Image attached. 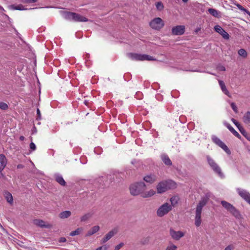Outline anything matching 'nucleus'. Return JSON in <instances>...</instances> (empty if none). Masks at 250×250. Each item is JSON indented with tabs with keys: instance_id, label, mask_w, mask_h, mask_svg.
<instances>
[{
	"instance_id": "50",
	"label": "nucleus",
	"mask_w": 250,
	"mask_h": 250,
	"mask_svg": "<svg viewBox=\"0 0 250 250\" xmlns=\"http://www.w3.org/2000/svg\"><path fill=\"white\" fill-rule=\"evenodd\" d=\"M24 139V136H21L20 137V140L21 141H23Z\"/></svg>"
},
{
	"instance_id": "4",
	"label": "nucleus",
	"mask_w": 250,
	"mask_h": 250,
	"mask_svg": "<svg viewBox=\"0 0 250 250\" xmlns=\"http://www.w3.org/2000/svg\"><path fill=\"white\" fill-rule=\"evenodd\" d=\"M176 184L172 180L162 181L159 183L157 186V192L162 193L166 191L168 189L175 187Z\"/></svg>"
},
{
	"instance_id": "37",
	"label": "nucleus",
	"mask_w": 250,
	"mask_h": 250,
	"mask_svg": "<svg viewBox=\"0 0 250 250\" xmlns=\"http://www.w3.org/2000/svg\"><path fill=\"white\" fill-rule=\"evenodd\" d=\"M156 7L157 9L159 10H161L164 8L163 4L161 2H157L156 4Z\"/></svg>"
},
{
	"instance_id": "8",
	"label": "nucleus",
	"mask_w": 250,
	"mask_h": 250,
	"mask_svg": "<svg viewBox=\"0 0 250 250\" xmlns=\"http://www.w3.org/2000/svg\"><path fill=\"white\" fill-rule=\"evenodd\" d=\"M211 139L213 143L222 148L227 154H230V151L228 146L217 137L213 135L211 137Z\"/></svg>"
},
{
	"instance_id": "17",
	"label": "nucleus",
	"mask_w": 250,
	"mask_h": 250,
	"mask_svg": "<svg viewBox=\"0 0 250 250\" xmlns=\"http://www.w3.org/2000/svg\"><path fill=\"white\" fill-rule=\"evenodd\" d=\"M7 164V159L3 154H0V172L5 167Z\"/></svg>"
},
{
	"instance_id": "32",
	"label": "nucleus",
	"mask_w": 250,
	"mask_h": 250,
	"mask_svg": "<svg viewBox=\"0 0 250 250\" xmlns=\"http://www.w3.org/2000/svg\"><path fill=\"white\" fill-rule=\"evenodd\" d=\"M178 198L176 196H173L170 199L171 204H170L172 208L174 207L178 203Z\"/></svg>"
},
{
	"instance_id": "15",
	"label": "nucleus",
	"mask_w": 250,
	"mask_h": 250,
	"mask_svg": "<svg viewBox=\"0 0 250 250\" xmlns=\"http://www.w3.org/2000/svg\"><path fill=\"white\" fill-rule=\"evenodd\" d=\"M33 223L37 226H39L42 228H50L51 227V225L49 224H46V223L42 220L40 219H35L33 220Z\"/></svg>"
},
{
	"instance_id": "13",
	"label": "nucleus",
	"mask_w": 250,
	"mask_h": 250,
	"mask_svg": "<svg viewBox=\"0 0 250 250\" xmlns=\"http://www.w3.org/2000/svg\"><path fill=\"white\" fill-rule=\"evenodd\" d=\"M185 26L184 25H177L172 28V33L174 35H181L185 32Z\"/></svg>"
},
{
	"instance_id": "24",
	"label": "nucleus",
	"mask_w": 250,
	"mask_h": 250,
	"mask_svg": "<svg viewBox=\"0 0 250 250\" xmlns=\"http://www.w3.org/2000/svg\"><path fill=\"white\" fill-rule=\"evenodd\" d=\"M4 197L7 202L12 205L13 203V199L12 194L8 191H5L4 194Z\"/></svg>"
},
{
	"instance_id": "21",
	"label": "nucleus",
	"mask_w": 250,
	"mask_h": 250,
	"mask_svg": "<svg viewBox=\"0 0 250 250\" xmlns=\"http://www.w3.org/2000/svg\"><path fill=\"white\" fill-rule=\"evenodd\" d=\"M8 8L11 10H26L27 9V8H25L21 4H19L17 6L13 4L10 5L8 6Z\"/></svg>"
},
{
	"instance_id": "30",
	"label": "nucleus",
	"mask_w": 250,
	"mask_h": 250,
	"mask_svg": "<svg viewBox=\"0 0 250 250\" xmlns=\"http://www.w3.org/2000/svg\"><path fill=\"white\" fill-rule=\"evenodd\" d=\"M239 130L243 136H244L248 140H250V136L243 126L241 127Z\"/></svg>"
},
{
	"instance_id": "51",
	"label": "nucleus",
	"mask_w": 250,
	"mask_h": 250,
	"mask_svg": "<svg viewBox=\"0 0 250 250\" xmlns=\"http://www.w3.org/2000/svg\"><path fill=\"white\" fill-rule=\"evenodd\" d=\"M246 13L250 17V12L249 11H246Z\"/></svg>"
},
{
	"instance_id": "12",
	"label": "nucleus",
	"mask_w": 250,
	"mask_h": 250,
	"mask_svg": "<svg viewBox=\"0 0 250 250\" xmlns=\"http://www.w3.org/2000/svg\"><path fill=\"white\" fill-rule=\"evenodd\" d=\"M214 29L215 32L220 34L224 39L228 40L229 38V34L226 32L221 26L217 25L214 27Z\"/></svg>"
},
{
	"instance_id": "27",
	"label": "nucleus",
	"mask_w": 250,
	"mask_h": 250,
	"mask_svg": "<svg viewBox=\"0 0 250 250\" xmlns=\"http://www.w3.org/2000/svg\"><path fill=\"white\" fill-rule=\"evenodd\" d=\"M71 212L70 211L66 210L62 211L59 214V217L61 219H66L70 216Z\"/></svg>"
},
{
	"instance_id": "34",
	"label": "nucleus",
	"mask_w": 250,
	"mask_h": 250,
	"mask_svg": "<svg viewBox=\"0 0 250 250\" xmlns=\"http://www.w3.org/2000/svg\"><path fill=\"white\" fill-rule=\"evenodd\" d=\"M91 216V214L90 213H87V214L83 215L81 218V221L82 222H84V221L87 220L89 218H90Z\"/></svg>"
},
{
	"instance_id": "54",
	"label": "nucleus",
	"mask_w": 250,
	"mask_h": 250,
	"mask_svg": "<svg viewBox=\"0 0 250 250\" xmlns=\"http://www.w3.org/2000/svg\"><path fill=\"white\" fill-rule=\"evenodd\" d=\"M182 1L184 2H186L188 1V0H182Z\"/></svg>"
},
{
	"instance_id": "40",
	"label": "nucleus",
	"mask_w": 250,
	"mask_h": 250,
	"mask_svg": "<svg viewBox=\"0 0 250 250\" xmlns=\"http://www.w3.org/2000/svg\"><path fill=\"white\" fill-rule=\"evenodd\" d=\"M237 6V7L238 8V9L239 10H240L241 11H243L245 13H246V11H248V10H247L246 9H245V8H244L242 5H241L240 4H237L236 5Z\"/></svg>"
},
{
	"instance_id": "19",
	"label": "nucleus",
	"mask_w": 250,
	"mask_h": 250,
	"mask_svg": "<svg viewBox=\"0 0 250 250\" xmlns=\"http://www.w3.org/2000/svg\"><path fill=\"white\" fill-rule=\"evenodd\" d=\"M54 177L55 179V180L61 186H64L65 185L66 182L61 174L59 173H56L54 174Z\"/></svg>"
},
{
	"instance_id": "10",
	"label": "nucleus",
	"mask_w": 250,
	"mask_h": 250,
	"mask_svg": "<svg viewBox=\"0 0 250 250\" xmlns=\"http://www.w3.org/2000/svg\"><path fill=\"white\" fill-rule=\"evenodd\" d=\"M236 191L238 194L246 202L250 205V194L246 190L237 188Z\"/></svg>"
},
{
	"instance_id": "45",
	"label": "nucleus",
	"mask_w": 250,
	"mask_h": 250,
	"mask_svg": "<svg viewBox=\"0 0 250 250\" xmlns=\"http://www.w3.org/2000/svg\"><path fill=\"white\" fill-rule=\"evenodd\" d=\"M37 114L38 116L37 119H41V114L39 108H38L37 110Z\"/></svg>"
},
{
	"instance_id": "49",
	"label": "nucleus",
	"mask_w": 250,
	"mask_h": 250,
	"mask_svg": "<svg viewBox=\"0 0 250 250\" xmlns=\"http://www.w3.org/2000/svg\"><path fill=\"white\" fill-rule=\"evenodd\" d=\"M219 70H221V71H225L226 70V68H225V67L224 66H221L219 68Z\"/></svg>"
},
{
	"instance_id": "20",
	"label": "nucleus",
	"mask_w": 250,
	"mask_h": 250,
	"mask_svg": "<svg viewBox=\"0 0 250 250\" xmlns=\"http://www.w3.org/2000/svg\"><path fill=\"white\" fill-rule=\"evenodd\" d=\"M226 127L229 129V130L236 137L238 138H241L240 135L231 126L230 124L229 123L225 124Z\"/></svg>"
},
{
	"instance_id": "5",
	"label": "nucleus",
	"mask_w": 250,
	"mask_h": 250,
	"mask_svg": "<svg viewBox=\"0 0 250 250\" xmlns=\"http://www.w3.org/2000/svg\"><path fill=\"white\" fill-rule=\"evenodd\" d=\"M208 163L212 170L221 178H224V175L222 171L221 167L216 162L209 156H207Z\"/></svg>"
},
{
	"instance_id": "39",
	"label": "nucleus",
	"mask_w": 250,
	"mask_h": 250,
	"mask_svg": "<svg viewBox=\"0 0 250 250\" xmlns=\"http://www.w3.org/2000/svg\"><path fill=\"white\" fill-rule=\"evenodd\" d=\"M230 105H231V107L232 109H233V110L235 113H237L238 112V109H237V107L236 105H235V103H231V104H230Z\"/></svg>"
},
{
	"instance_id": "53",
	"label": "nucleus",
	"mask_w": 250,
	"mask_h": 250,
	"mask_svg": "<svg viewBox=\"0 0 250 250\" xmlns=\"http://www.w3.org/2000/svg\"><path fill=\"white\" fill-rule=\"evenodd\" d=\"M21 167H22V165H19L18 166V168H21Z\"/></svg>"
},
{
	"instance_id": "16",
	"label": "nucleus",
	"mask_w": 250,
	"mask_h": 250,
	"mask_svg": "<svg viewBox=\"0 0 250 250\" xmlns=\"http://www.w3.org/2000/svg\"><path fill=\"white\" fill-rule=\"evenodd\" d=\"M157 177L154 174H149L144 177V180L146 183L152 184L156 181Z\"/></svg>"
},
{
	"instance_id": "3",
	"label": "nucleus",
	"mask_w": 250,
	"mask_h": 250,
	"mask_svg": "<svg viewBox=\"0 0 250 250\" xmlns=\"http://www.w3.org/2000/svg\"><path fill=\"white\" fill-rule=\"evenodd\" d=\"M63 16L67 20L73 21L75 22H86L88 19L81 15L71 12H63Z\"/></svg>"
},
{
	"instance_id": "9",
	"label": "nucleus",
	"mask_w": 250,
	"mask_h": 250,
	"mask_svg": "<svg viewBox=\"0 0 250 250\" xmlns=\"http://www.w3.org/2000/svg\"><path fill=\"white\" fill-rule=\"evenodd\" d=\"M164 25L162 20L160 18H156L150 22V26L154 29L159 30Z\"/></svg>"
},
{
	"instance_id": "11",
	"label": "nucleus",
	"mask_w": 250,
	"mask_h": 250,
	"mask_svg": "<svg viewBox=\"0 0 250 250\" xmlns=\"http://www.w3.org/2000/svg\"><path fill=\"white\" fill-rule=\"evenodd\" d=\"M118 231V229L117 228H114L113 229L109 231L102 239V243H104L110 240L113 236L117 233Z\"/></svg>"
},
{
	"instance_id": "43",
	"label": "nucleus",
	"mask_w": 250,
	"mask_h": 250,
	"mask_svg": "<svg viewBox=\"0 0 250 250\" xmlns=\"http://www.w3.org/2000/svg\"><path fill=\"white\" fill-rule=\"evenodd\" d=\"M30 148L32 150H35L36 148L35 144L34 143L31 142L30 144Z\"/></svg>"
},
{
	"instance_id": "25",
	"label": "nucleus",
	"mask_w": 250,
	"mask_h": 250,
	"mask_svg": "<svg viewBox=\"0 0 250 250\" xmlns=\"http://www.w3.org/2000/svg\"><path fill=\"white\" fill-rule=\"evenodd\" d=\"M100 227L98 226H95L93 227L90 229H89L86 234V236H91L96 232H97L99 230Z\"/></svg>"
},
{
	"instance_id": "46",
	"label": "nucleus",
	"mask_w": 250,
	"mask_h": 250,
	"mask_svg": "<svg viewBox=\"0 0 250 250\" xmlns=\"http://www.w3.org/2000/svg\"><path fill=\"white\" fill-rule=\"evenodd\" d=\"M66 241V239L65 238H64V237H61L59 239V242L60 243H64V242H65Z\"/></svg>"
},
{
	"instance_id": "26",
	"label": "nucleus",
	"mask_w": 250,
	"mask_h": 250,
	"mask_svg": "<svg viewBox=\"0 0 250 250\" xmlns=\"http://www.w3.org/2000/svg\"><path fill=\"white\" fill-rule=\"evenodd\" d=\"M229 212L236 218H240L241 217L239 211L234 206L231 208Z\"/></svg>"
},
{
	"instance_id": "29",
	"label": "nucleus",
	"mask_w": 250,
	"mask_h": 250,
	"mask_svg": "<svg viewBox=\"0 0 250 250\" xmlns=\"http://www.w3.org/2000/svg\"><path fill=\"white\" fill-rule=\"evenodd\" d=\"M243 121L245 124L250 123V112L247 111L243 116Z\"/></svg>"
},
{
	"instance_id": "35",
	"label": "nucleus",
	"mask_w": 250,
	"mask_h": 250,
	"mask_svg": "<svg viewBox=\"0 0 250 250\" xmlns=\"http://www.w3.org/2000/svg\"><path fill=\"white\" fill-rule=\"evenodd\" d=\"M177 246L173 244H169L165 250H176Z\"/></svg>"
},
{
	"instance_id": "38",
	"label": "nucleus",
	"mask_w": 250,
	"mask_h": 250,
	"mask_svg": "<svg viewBox=\"0 0 250 250\" xmlns=\"http://www.w3.org/2000/svg\"><path fill=\"white\" fill-rule=\"evenodd\" d=\"M231 121L233 122V123L237 127V128H238V129L241 127H242V126H241L240 125V124L234 119L233 118H232L231 119Z\"/></svg>"
},
{
	"instance_id": "28",
	"label": "nucleus",
	"mask_w": 250,
	"mask_h": 250,
	"mask_svg": "<svg viewBox=\"0 0 250 250\" xmlns=\"http://www.w3.org/2000/svg\"><path fill=\"white\" fill-rule=\"evenodd\" d=\"M221 204L223 206V207L229 211H230L231 208L233 206L232 205L230 204V203L225 201H222Z\"/></svg>"
},
{
	"instance_id": "7",
	"label": "nucleus",
	"mask_w": 250,
	"mask_h": 250,
	"mask_svg": "<svg viewBox=\"0 0 250 250\" xmlns=\"http://www.w3.org/2000/svg\"><path fill=\"white\" fill-rule=\"evenodd\" d=\"M172 210V206L168 203H165L157 209L156 213L158 217H162Z\"/></svg>"
},
{
	"instance_id": "14",
	"label": "nucleus",
	"mask_w": 250,
	"mask_h": 250,
	"mask_svg": "<svg viewBox=\"0 0 250 250\" xmlns=\"http://www.w3.org/2000/svg\"><path fill=\"white\" fill-rule=\"evenodd\" d=\"M170 235L172 237V238L175 240H178L181 237H183L184 234L181 231H176L173 229H170Z\"/></svg>"
},
{
	"instance_id": "47",
	"label": "nucleus",
	"mask_w": 250,
	"mask_h": 250,
	"mask_svg": "<svg viewBox=\"0 0 250 250\" xmlns=\"http://www.w3.org/2000/svg\"><path fill=\"white\" fill-rule=\"evenodd\" d=\"M148 241H149V238H146L144 240H143L142 241V244H143V245H145L146 244L148 243Z\"/></svg>"
},
{
	"instance_id": "36",
	"label": "nucleus",
	"mask_w": 250,
	"mask_h": 250,
	"mask_svg": "<svg viewBox=\"0 0 250 250\" xmlns=\"http://www.w3.org/2000/svg\"><path fill=\"white\" fill-rule=\"evenodd\" d=\"M8 108V105L4 102H0V109L6 110Z\"/></svg>"
},
{
	"instance_id": "42",
	"label": "nucleus",
	"mask_w": 250,
	"mask_h": 250,
	"mask_svg": "<svg viewBox=\"0 0 250 250\" xmlns=\"http://www.w3.org/2000/svg\"><path fill=\"white\" fill-rule=\"evenodd\" d=\"M38 0H22L24 3H35Z\"/></svg>"
},
{
	"instance_id": "23",
	"label": "nucleus",
	"mask_w": 250,
	"mask_h": 250,
	"mask_svg": "<svg viewBox=\"0 0 250 250\" xmlns=\"http://www.w3.org/2000/svg\"><path fill=\"white\" fill-rule=\"evenodd\" d=\"M161 157L162 160L165 164V165H166L167 166L172 165V162L167 155L162 154L161 155Z\"/></svg>"
},
{
	"instance_id": "31",
	"label": "nucleus",
	"mask_w": 250,
	"mask_h": 250,
	"mask_svg": "<svg viewBox=\"0 0 250 250\" xmlns=\"http://www.w3.org/2000/svg\"><path fill=\"white\" fill-rule=\"evenodd\" d=\"M83 230V228H79L74 231H72L70 232V235L74 236L80 234Z\"/></svg>"
},
{
	"instance_id": "44",
	"label": "nucleus",
	"mask_w": 250,
	"mask_h": 250,
	"mask_svg": "<svg viewBox=\"0 0 250 250\" xmlns=\"http://www.w3.org/2000/svg\"><path fill=\"white\" fill-rule=\"evenodd\" d=\"M108 247L106 245H104L99 247L96 250H107Z\"/></svg>"
},
{
	"instance_id": "48",
	"label": "nucleus",
	"mask_w": 250,
	"mask_h": 250,
	"mask_svg": "<svg viewBox=\"0 0 250 250\" xmlns=\"http://www.w3.org/2000/svg\"><path fill=\"white\" fill-rule=\"evenodd\" d=\"M232 250V248L231 247V246H227L224 250Z\"/></svg>"
},
{
	"instance_id": "52",
	"label": "nucleus",
	"mask_w": 250,
	"mask_h": 250,
	"mask_svg": "<svg viewBox=\"0 0 250 250\" xmlns=\"http://www.w3.org/2000/svg\"><path fill=\"white\" fill-rule=\"evenodd\" d=\"M0 10L4 11V8L0 5Z\"/></svg>"
},
{
	"instance_id": "18",
	"label": "nucleus",
	"mask_w": 250,
	"mask_h": 250,
	"mask_svg": "<svg viewBox=\"0 0 250 250\" xmlns=\"http://www.w3.org/2000/svg\"><path fill=\"white\" fill-rule=\"evenodd\" d=\"M218 82L222 92L228 97H230L231 95L228 90L224 82L221 80H218Z\"/></svg>"
},
{
	"instance_id": "6",
	"label": "nucleus",
	"mask_w": 250,
	"mask_h": 250,
	"mask_svg": "<svg viewBox=\"0 0 250 250\" xmlns=\"http://www.w3.org/2000/svg\"><path fill=\"white\" fill-rule=\"evenodd\" d=\"M128 57L133 60L136 61H155L156 59L152 56L146 55L141 54L137 53H129L128 54Z\"/></svg>"
},
{
	"instance_id": "33",
	"label": "nucleus",
	"mask_w": 250,
	"mask_h": 250,
	"mask_svg": "<svg viewBox=\"0 0 250 250\" xmlns=\"http://www.w3.org/2000/svg\"><path fill=\"white\" fill-rule=\"evenodd\" d=\"M238 53L240 56L243 58H246L247 56V53L246 51L244 49H240L239 50Z\"/></svg>"
},
{
	"instance_id": "2",
	"label": "nucleus",
	"mask_w": 250,
	"mask_h": 250,
	"mask_svg": "<svg viewBox=\"0 0 250 250\" xmlns=\"http://www.w3.org/2000/svg\"><path fill=\"white\" fill-rule=\"evenodd\" d=\"M209 198L207 196L203 197L197 205L195 211V225L199 227L201 224V213L203 207L207 204Z\"/></svg>"
},
{
	"instance_id": "1",
	"label": "nucleus",
	"mask_w": 250,
	"mask_h": 250,
	"mask_svg": "<svg viewBox=\"0 0 250 250\" xmlns=\"http://www.w3.org/2000/svg\"><path fill=\"white\" fill-rule=\"evenodd\" d=\"M146 189V186L143 182L135 183L130 187V193L134 196L141 194L143 198H146L153 196L156 193L153 189L145 192Z\"/></svg>"
},
{
	"instance_id": "22",
	"label": "nucleus",
	"mask_w": 250,
	"mask_h": 250,
	"mask_svg": "<svg viewBox=\"0 0 250 250\" xmlns=\"http://www.w3.org/2000/svg\"><path fill=\"white\" fill-rule=\"evenodd\" d=\"M208 13L212 16L215 18H220L221 17V12L213 8H209L208 9Z\"/></svg>"
},
{
	"instance_id": "41",
	"label": "nucleus",
	"mask_w": 250,
	"mask_h": 250,
	"mask_svg": "<svg viewBox=\"0 0 250 250\" xmlns=\"http://www.w3.org/2000/svg\"><path fill=\"white\" fill-rule=\"evenodd\" d=\"M124 246V243L123 242H121L119 245L115 246V250H119Z\"/></svg>"
}]
</instances>
